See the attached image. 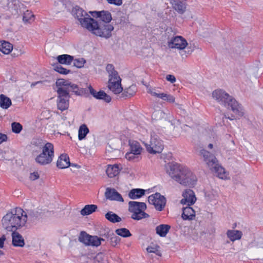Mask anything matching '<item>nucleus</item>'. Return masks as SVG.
I'll return each mask as SVG.
<instances>
[{
	"label": "nucleus",
	"instance_id": "f257e3e1",
	"mask_svg": "<svg viewBox=\"0 0 263 263\" xmlns=\"http://www.w3.org/2000/svg\"><path fill=\"white\" fill-rule=\"evenodd\" d=\"M24 210L20 208L11 209L3 216L2 224L4 229L7 231H17L26 227L27 217L23 215Z\"/></svg>",
	"mask_w": 263,
	"mask_h": 263
},
{
	"label": "nucleus",
	"instance_id": "f03ea898",
	"mask_svg": "<svg viewBox=\"0 0 263 263\" xmlns=\"http://www.w3.org/2000/svg\"><path fill=\"white\" fill-rule=\"evenodd\" d=\"M212 96L221 105L228 108H230L235 114V115H232L231 117H227L226 115H224L226 118L232 120L243 116V109L241 105L224 90L222 89L215 90L213 92Z\"/></svg>",
	"mask_w": 263,
	"mask_h": 263
},
{
	"label": "nucleus",
	"instance_id": "7ed1b4c3",
	"mask_svg": "<svg viewBox=\"0 0 263 263\" xmlns=\"http://www.w3.org/2000/svg\"><path fill=\"white\" fill-rule=\"evenodd\" d=\"M71 15L79 22L81 26L87 29L92 34H100L97 30L95 28L98 27L96 20L91 17L90 15L82 8L78 5H75L74 7L71 10L70 13Z\"/></svg>",
	"mask_w": 263,
	"mask_h": 263
},
{
	"label": "nucleus",
	"instance_id": "20e7f679",
	"mask_svg": "<svg viewBox=\"0 0 263 263\" xmlns=\"http://www.w3.org/2000/svg\"><path fill=\"white\" fill-rule=\"evenodd\" d=\"M99 18V21L96 20L98 24V27L96 28L98 30L99 32H100V34H93L105 39L109 38L111 36V32L114 29V26L109 24L112 20L111 13L108 11L102 10Z\"/></svg>",
	"mask_w": 263,
	"mask_h": 263
},
{
	"label": "nucleus",
	"instance_id": "39448f33",
	"mask_svg": "<svg viewBox=\"0 0 263 263\" xmlns=\"http://www.w3.org/2000/svg\"><path fill=\"white\" fill-rule=\"evenodd\" d=\"M146 209V204L144 202L130 201L128 202V211L132 213L133 219L139 220L148 218L149 215L144 211Z\"/></svg>",
	"mask_w": 263,
	"mask_h": 263
},
{
	"label": "nucleus",
	"instance_id": "423d86ee",
	"mask_svg": "<svg viewBox=\"0 0 263 263\" xmlns=\"http://www.w3.org/2000/svg\"><path fill=\"white\" fill-rule=\"evenodd\" d=\"M42 149V153L35 158V162L41 165L50 164L54 158L53 145L51 143L47 142Z\"/></svg>",
	"mask_w": 263,
	"mask_h": 263
},
{
	"label": "nucleus",
	"instance_id": "0eeeda50",
	"mask_svg": "<svg viewBox=\"0 0 263 263\" xmlns=\"http://www.w3.org/2000/svg\"><path fill=\"white\" fill-rule=\"evenodd\" d=\"M196 176L186 167H184L177 182L184 186L194 187L196 184Z\"/></svg>",
	"mask_w": 263,
	"mask_h": 263
},
{
	"label": "nucleus",
	"instance_id": "6e6552de",
	"mask_svg": "<svg viewBox=\"0 0 263 263\" xmlns=\"http://www.w3.org/2000/svg\"><path fill=\"white\" fill-rule=\"evenodd\" d=\"M20 6L21 3L18 0H11L8 3L6 13L0 16V19L9 20L17 17L21 13Z\"/></svg>",
	"mask_w": 263,
	"mask_h": 263
},
{
	"label": "nucleus",
	"instance_id": "1a4fd4ad",
	"mask_svg": "<svg viewBox=\"0 0 263 263\" xmlns=\"http://www.w3.org/2000/svg\"><path fill=\"white\" fill-rule=\"evenodd\" d=\"M57 105L58 109L63 111L69 107L70 96L68 92L60 88L57 90Z\"/></svg>",
	"mask_w": 263,
	"mask_h": 263
},
{
	"label": "nucleus",
	"instance_id": "9d476101",
	"mask_svg": "<svg viewBox=\"0 0 263 263\" xmlns=\"http://www.w3.org/2000/svg\"><path fill=\"white\" fill-rule=\"evenodd\" d=\"M78 240L86 246L93 247L99 246L101 243V241H104L103 238H99L97 236L90 235L85 231L81 232Z\"/></svg>",
	"mask_w": 263,
	"mask_h": 263
},
{
	"label": "nucleus",
	"instance_id": "9b49d317",
	"mask_svg": "<svg viewBox=\"0 0 263 263\" xmlns=\"http://www.w3.org/2000/svg\"><path fill=\"white\" fill-rule=\"evenodd\" d=\"M147 151L152 154L160 153L163 149L162 141L157 137H152L149 143L144 142Z\"/></svg>",
	"mask_w": 263,
	"mask_h": 263
},
{
	"label": "nucleus",
	"instance_id": "f8f14e48",
	"mask_svg": "<svg viewBox=\"0 0 263 263\" xmlns=\"http://www.w3.org/2000/svg\"><path fill=\"white\" fill-rule=\"evenodd\" d=\"M148 201L153 204L157 210L161 211L165 205L166 200L164 196L159 193H156L148 197Z\"/></svg>",
	"mask_w": 263,
	"mask_h": 263
},
{
	"label": "nucleus",
	"instance_id": "ddd939ff",
	"mask_svg": "<svg viewBox=\"0 0 263 263\" xmlns=\"http://www.w3.org/2000/svg\"><path fill=\"white\" fill-rule=\"evenodd\" d=\"M183 167L184 166L178 163H168L165 165L166 173L176 181L178 179L179 176L181 174Z\"/></svg>",
	"mask_w": 263,
	"mask_h": 263
},
{
	"label": "nucleus",
	"instance_id": "4468645a",
	"mask_svg": "<svg viewBox=\"0 0 263 263\" xmlns=\"http://www.w3.org/2000/svg\"><path fill=\"white\" fill-rule=\"evenodd\" d=\"M200 155L202 157L204 162L210 169L213 168L218 162L215 155L205 149L200 151Z\"/></svg>",
	"mask_w": 263,
	"mask_h": 263
},
{
	"label": "nucleus",
	"instance_id": "2eb2a0df",
	"mask_svg": "<svg viewBox=\"0 0 263 263\" xmlns=\"http://www.w3.org/2000/svg\"><path fill=\"white\" fill-rule=\"evenodd\" d=\"M187 45V41L181 36L173 37L168 42V46L171 48L184 49Z\"/></svg>",
	"mask_w": 263,
	"mask_h": 263
},
{
	"label": "nucleus",
	"instance_id": "dca6fc26",
	"mask_svg": "<svg viewBox=\"0 0 263 263\" xmlns=\"http://www.w3.org/2000/svg\"><path fill=\"white\" fill-rule=\"evenodd\" d=\"M183 198L180 201V203L183 204H186L191 206L194 204L196 200V198L194 192L191 189L185 190L182 193Z\"/></svg>",
	"mask_w": 263,
	"mask_h": 263
},
{
	"label": "nucleus",
	"instance_id": "f3484780",
	"mask_svg": "<svg viewBox=\"0 0 263 263\" xmlns=\"http://www.w3.org/2000/svg\"><path fill=\"white\" fill-rule=\"evenodd\" d=\"M88 89L89 93L96 99L103 100L106 103H109L111 100V97L103 90L97 92L91 85L88 87Z\"/></svg>",
	"mask_w": 263,
	"mask_h": 263
},
{
	"label": "nucleus",
	"instance_id": "a211bd4d",
	"mask_svg": "<svg viewBox=\"0 0 263 263\" xmlns=\"http://www.w3.org/2000/svg\"><path fill=\"white\" fill-rule=\"evenodd\" d=\"M105 196L106 198L109 200L121 202L124 201V199L121 195L113 188L107 187L106 189Z\"/></svg>",
	"mask_w": 263,
	"mask_h": 263
},
{
	"label": "nucleus",
	"instance_id": "6ab92c4d",
	"mask_svg": "<svg viewBox=\"0 0 263 263\" xmlns=\"http://www.w3.org/2000/svg\"><path fill=\"white\" fill-rule=\"evenodd\" d=\"M195 217V212L191 206L187 205V206L183 208V212L181 215L182 218H178L177 220V223H179L182 220H191Z\"/></svg>",
	"mask_w": 263,
	"mask_h": 263
},
{
	"label": "nucleus",
	"instance_id": "aec40b11",
	"mask_svg": "<svg viewBox=\"0 0 263 263\" xmlns=\"http://www.w3.org/2000/svg\"><path fill=\"white\" fill-rule=\"evenodd\" d=\"M173 8L179 14H183L186 10V0H170Z\"/></svg>",
	"mask_w": 263,
	"mask_h": 263
},
{
	"label": "nucleus",
	"instance_id": "412c9836",
	"mask_svg": "<svg viewBox=\"0 0 263 263\" xmlns=\"http://www.w3.org/2000/svg\"><path fill=\"white\" fill-rule=\"evenodd\" d=\"M12 243L13 246L23 247L25 245V241L23 236L16 231L11 232Z\"/></svg>",
	"mask_w": 263,
	"mask_h": 263
},
{
	"label": "nucleus",
	"instance_id": "4be33fe9",
	"mask_svg": "<svg viewBox=\"0 0 263 263\" xmlns=\"http://www.w3.org/2000/svg\"><path fill=\"white\" fill-rule=\"evenodd\" d=\"M57 166L61 169L66 168L70 166V162L68 155L66 154L61 155L57 160Z\"/></svg>",
	"mask_w": 263,
	"mask_h": 263
},
{
	"label": "nucleus",
	"instance_id": "5701e85b",
	"mask_svg": "<svg viewBox=\"0 0 263 263\" xmlns=\"http://www.w3.org/2000/svg\"><path fill=\"white\" fill-rule=\"evenodd\" d=\"M104 236L107 239V240L109 241L111 246L114 247H116L120 243L121 238L110 231L105 233Z\"/></svg>",
	"mask_w": 263,
	"mask_h": 263
},
{
	"label": "nucleus",
	"instance_id": "b1692460",
	"mask_svg": "<svg viewBox=\"0 0 263 263\" xmlns=\"http://www.w3.org/2000/svg\"><path fill=\"white\" fill-rule=\"evenodd\" d=\"M121 79L116 81H108V87L109 90L113 92L115 94H119L122 90L123 88L121 84Z\"/></svg>",
	"mask_w": 263,
	"mask_h": 263
},
{
	"label": "nucleus",
	"instance_id": "393cba45",
	"mask_svg": "<svg viewBox=\"0 0 263 263\" xmlns=\"http://www.w3.org/2000/svg\"><path fill=\"white\" fill-rule=\"evenodd\" d=\"M171 229V226L168 224H161L156 227V234L160 237H165Z\"/></svg>",
	"mask_w": 263,
	"mask_h": 263
},
{
	"label": "nucleus",
	"instance_id": "a878e982",
	"mask_svg": "<svg viewBox=\"0 0 263 263\" xmlns=\"http://www.w3.org/2000/svg\"><path fill=\"white\" fill-rule=\"evenodd\" d=\"M227 236L231 241L234 242L241 239L242 233L238 230H229L227 232Z\"/></svg>",
	"mask_w": 263,
	"mask_h": 263
},
{
	"label": "nucleus",
	"instance_id": "bb28decb",
	"mask_svg": "<svg viewBox=\"0 0 263 263\" xmlns=\"http://www.w3.org/2000/svg\"><path fill=\"white\" fill-rule=\"evenodd\" d=\"M129 145L130 146L129 152L133 153L135 155H140L141 154L142 148L138 142L129 140Z\"/></svg>",
	"mask_w": 263,
	"mask_h": 263
},
{
	"label": "nucleus",
	"instance_id": "cd10ccee",
	"mask_svg": "<svg viewBox=\"0 0 263 263\" xmlns=\"http://www.w3.org/2000/svg\"><path fill=\"white\" fill-rule=\"evenodd\" d=\"M145 190L142 189H133L128 193V197L132 199H138L145 195Z\"/></svg>",
	"mask_w": 263,
	"mask_h": 263
},
{
	"label": "nucleus",
	"instance_id": "c85d7f7f",
	"mask_svg": "<svg viewBox=\"0 0 263 263\" xmlns=\"http://www.w3.org/2000/svg\"><path fill=\"white\" fill-rule=\"evenodd\" d=\"M136 92V85H132L127 88L123 89L121 97L124 99H127L133 97Z\"/></svg>",
	"mask_w": 263,
	"mask_h": 263
},
{
	"label": "nucleus",
	"instance_id": "c756f323",
	"mask_svg": "<svg viewBox=\"0 0 263 263\" xmlns=\"http://www.w3.org/2000/svg\"><path fill=\"white\" fill-rule=\"evenodd\" d=\"M57 59L60 64L70 65L73 60V57L69 54H64L58 55Z\"/></svg>",
	"mask_w": 263,
	"mask_h": 263
},
{
	"label": "nucleus",
	"instance_id": "7c9ffc66",
	"mask_svg": "<svg viewBox=\"0 0 263 263\" xmlns=\"http://www.w3.org/2000/svg\"><path fill=\"white\" fill-rule=\"evenodd\" d=\"M212 172H215L217 177H218L220 179H226V175L224 168L220 166L218 162L214 166L213 168L210 169Z\"/></svg>",
	"mask_w": 263,
	"mask_h": 263
},
{
	"label": "nucleus",
	"instance_id": "2f4dec72",
	"mask_svg": "<svg viewBox=\"0 0 263 263\" xmlns=\"http://www.w3.org/2000/svg\"><path fill=\"white\" fill-rule=\"evenodd\" d=\"M119 167L118 164L108 165L106 170V173L109 178H113L117 176L119 173Z\"/></svg>",
	"mask_w": 263,
	"mask_h": 263
},
{
	"label": "nucleus",
	"instance_id": "473e14b6",
	"mask_svg": "<svg viewBox=\"0 0 263 263\" xmlns=\"http://www.w3.org/2000/svg\"><path fill=\"white\" fill-rule=\"evenodd\" d=\"M23 215H26L27 221L28 220L33 221L40 216V213L38 211L32 210H27L26 211H24Z\"/></svg>",
	"mask_w": 263,
	"mask_h": 263
},
{
	"label": "nucleus",
	"instance_id": "72a5a7b5",
	"mask_svg": "<svg viewBox=\"0 0 263 263\" xmlns=\"http://www.w3.org/2000/svg\"><path fill=\"white\" fill-rule=\"evenodd\" d=\"M12 105L11 99L4 94L0 95V106L4 109H8Z\"/></svg>",
	"mask_w": 263,
	"mask_h": 263
},
{
	"label": "nucleus",
	"instance_id": "f704fd0d",
	"mask_svg": "<svg viewBox=\"0 0 263 263\" xmlns=\"http://www.w3.org/2000/svg\"><path fill=\"white\" fill-rule=\"evenodd\" d=\"M97 205L95 204H87L81 210V214L83 216L88 215L96 211L97 209Z\"/></svg>",
	"mask_w": 263,
	"mask_h": 263
},
{
	"label": "nucleus",
	"instance_id": "c9c22d12",
	"mask_svg": "<svg viewBox=\"0 0 263 263\" xmlns=\"http://www.w3.org/2000/svg\"><path fill=\"white\" fill-rule=\"evenodd\" d=\"M11 44L6 41L0 42V51L5 54H9L12 50Z\"/></svg>",
	"mask_w": 263,
	"mask_h": 263
},
{
	"label": "nucleus",
	"instance_id": "e433bc0d",
	"mask_svg": "<svg viewBox=\"0 0 263 263\" xmlns=\"http://www.w3.org/2000/svg\"><path fill=\"white\" fill-rule=\"evenodd\" d=\"M105 218L112 223L119 222L121 221V218L117 214L109 211L105 215Z\"/></svg>",
	"mask_w": 263,
	"mask_h": 263
},
{
	"label": "nucleus",
	"instance_id": "4c0bfd02",
	"mask_svg": "<svg viewBox=\"0 0 263 263\" xmlns=\"http://www.w3.org/2000/svg\"><path fill=\"white\" fill-rule=\"evenodd\" d=\"M89 133V129L85 124L80 126L78 132V138L80 140L84 139Z\"/></svg>",
	"mask_w": 263,
	"mask_h": 263
},
{
	"label": "nucleus",
	"instance_id": "58836bf2",
	"mask_svg": "<svg viewBox=\"0 0 263 263\" xmlns=\"http://www.w3.org/2000/svg\"><path fill=\"white\" fill-rule=\"evenodd\" d=\"M55 84L57 87V89L61 88L67 91L66 89L67 87H68V85H69V81L63 79H59L57 80Z\"/></svg>",
	"mask_w": 263,
	"mask_h": 263
},
{
	"label": "nucleus",
	"instance_id": "ea45409f",
	"mask_svg": "<svg viewBox=\"0 0 263 263\" xmlns=\"http://www.w3.org/2000/svg\"><path fill=\"white\" fill-rule=\"evenodd\" d=\"M34 16L32 12L27 10L24 13L23 21L25 23H31L34 21Z\"/></svg>",
	"mask_w": 263,
	"mask_h": 263
},
{
	"label": "nucleus",
	"instance_id": "a19ab883",
	"mask_svg": "<svg viewBox=\"0 0 263 263\" xmlns=\"http://www.w3.org/2000/svg\"><path fill=\"white\" fill-rule=\"evenodd\" d=\"M115 232L117 235L124 238L132 236L131 233L126 228H120L116 229Z\"/></svg>",
	"mask_w": 263,
	"mask_h": 263
},
{
	"label": "nucleus",
	"instance_id": "79ce46f5",
	"mask_svg": "<svg viewBox=\"0 0 263 263\" xmlns=\"http://www.w3.org/2000/svg\"><path fill=\"white\" fill-rule=\"evenodd\" d=\"M67 92L69 93L70 91L73 92L77 95H80L81 93V91H79V87L77 85L72 84L69 81V85L67 87Z\"/></svg>",
	"mask_w": 263,
	"mask_h": 263
},
{
	"label": "nucleus",
	"instance_id": "37998d69",
	"mask_svg": "<svg viewBox=\"0 0 263 263\" xmlns=\"http://www.w3.org/2000/svg\"><path fill=\"white\" fill-rule=\"evenodd\" d=\"M53 68L55 71L61 74H66L70 72V70L64 68L59 64L54 65Z\"/></svg>",
	"mask_w": 263,
	"mask_h": 263
},
{
	"label": "nucleus",
	"instance_id": "c03bdc74",
	"mask_svg": "<svg viewBox=\"0 0 263 263\" xmlns=\"http://www.w3.org/2000/svg\"><path fill=\"white\" fill-rule=\"evenodd\" d=\"M64 7L65 9H66L67 11L71 13V10L74 7L73 4L71 0H63L61 2Z\"/></svg>",
	"mask_w": 263,
	"mask_h": 263
},
{
	"label": "nucleus",
	"instance_id": "a18cd8bd",
	"mask_svg": "<svg viewBox=\"0 0 263 263\" xmlns=\"http://www.w3.org/2000/svg\"><path fill=\"white\" fill-rule=\"evenodd\" d=\"M31 143L32 145L37 147L40 149H43V147L45 144V143L43 142V140L40 138L33 139Z\"/></svg>",
	"mask_w": 263,
	"mask_h": 263
},
{
	"label": "nucleus",
	"instance_id": "49530a36",
	"mask_svg": "<svg viewBox=\"0 0 263 263\" xmlns=\"http://www.w3.org/2000/svg\"><path fill=\"white\" fill-rule=\"evenodd\" d=\"M12 131L15 134H19L23 129L22 125L18 122H14L11 124Z\"/></svg>",
	"mask_w": 263,
	"mask_h": 263
},
{
	"label": "nucleus",
	"instance_id": "de8ad7c7",
	"mask_svg": "<svg viewBox=\"0 0 263 263\" xmlns=\"http://www.w3.org/2000/svg\"><path fill=\"white\" fill-rule=\"evenodd\" d=\"M73 66L79 68L83 67L84 66V64L86 62V61L83 58H79L76 59H73Z\"/></svg>",
	"mask_w": 263,
	"mask_h": 263
},
{
	"label": "nucleus",
	"instance_id": "09e8293b",
	"mask_svg": "<svg viewBox=\"0 0 263 263\" xmlns=\"http://www.w3.org/2000/svg\"><path fill=\"white\" fill-rule=\"evenodd\" d=\"M90 259L93 263H102L104 260V255L102 253H98Z\"/></svg>",
	"mask_w": 263,
	"mask_h": 263
},
{
	"label": "nucleus",
	"instance_id": "8fccbe9b",
	"mask_svg": "<svg viewBox=\"0 0 263 263\" xmlns=\"http://www.w3.org/2000/svg\"><path fill=\"white\" fill-rule=\"evenodd\" d=\"M159 247L157 246L156 247H148L146 249L147 251L149 253H154L157 255L161 256V252L159 250Z\"/></svg>",
	"mask_w": 263,
	"mask_h": 263
},
{
	"label": "nucleus",
	"instance_id": "3c124183",
	"mask_svg": "<svg viewBox=\"0 0 263 263\" xmlns=\"http://www.w3.org/2000/svg\"><path fill=\"white\" fill-rule=\"evenodd\" d=\"M50 82V81H48L47 80H44V81H40L37 82H34L31 83V87H34L36 85H40L41 87L44 86H49Z\"/></svg>",
	"mask_w": 263,
	"mask_h": 263
},
{
	"label": "nucleus",
	"instance_id": "603ef678",
	"mask_svg": "<svg viewBox=\"0 0 263 263\" xmlns=\"http://www.w3.org/2000/svg\"><path fill=\"white\" fill-rule=\"evenodd\" d=\"M139 155H135L133 153L128 152L125 155V158L130 161L134 162L138 161Z\"/></svg>",
	"mask_w": 263,
	"mask_h": 263
},
{
	"label": "nucleus",
	"instance_id": "864d4df0",
	"mask_svg": "<svg viewBox=\"0 0 263 263\" xmlns=\"http://www.w3.org/2000/svg\"><path fill=\"white\" fill-rule=\"evenodd\" d=\"M120 79H121L119 77L118 73L116 70H115L114 72H113L112 73H110V74H109L108 81H110V82L116 81L117 80H119Z\"/></svg>",
	"mask_w": 263,
	"mask_h": 263
},
{
	"label": "nucleus",
	"instance_id": "5fc2aeb1",
	"mask_svg": "<svg viewBox=\"0 0 263 263\" xmlns=\"http://www.w3.org/2000/svg\"><path fill=\"white\" fill-rule=\"evenodd\" d=\"M106 70L108 73V74L112 73L115 71L114 66L111 64H108L106 66Z\"/></svg>",
	"mask_w": 263,
	"mask_h": 263
},
{
	"label": "nucleus",
	"instance_id": "6e6d98bb",
	"mask_svg": "<svg viewBox=\"0 0 263 263\" xmlns=\"http://www.w3.org/2000/svg\"><path fill=\"white\" fill-rule=\"evenodd\" d=\"M108 3L114 4L116 6H121L122 4V0H106Z\"/></svg>",
	"mask_w": 263,
	"mask_h": 263
},
{
	"label": "nucleus",
	"instance_id": "4d7b16f0",
	"mask_svg": "<svg viewBox=\"0 0 263 263\" xmlns=\"http://www.w3.org/2000/svg\"><path fill=\"white\" fill-rule=\"evenodd\" d=\"M164 101H166L170 103H174L175 102V98L171 95L166 94L165 96Z\"/></svg>",
	"mask_w": 263,
	"mask_h": 263
},
{
	"label": "nucleus",
	"instance_id": "13d9d810",
	"mask_svg": "<svg viewBox=\"0 0 263 263\" xmlns=\"http://www.w3.org/2000/svg\"><path fill=\"white\" fill-rule=\"evenodd\" d=\"M166 80L167 81L170 82L171 83H174L176 81L175 77L172 74H167L166 76Z\"/></svg>",
	"mask_w": 263,
	"mask_h": 263
},
{
	"label": "nucleus",
	"instance_id": "bf43d9fd",
	"mask_svg": "<svg viewBox=\"0 0 263 263\" xmlns=\"http://www.w3.org/2000/svg\"><path fill=\"white\" fill-rule=\"evenodd\" d=\"M39 178V175L37 172H33L30 174L29 178L31 180H35Z\"/></svg>",
	"mask_w": 263,
	"mask_h": 263
},
{
	"label": "nucleus",
	"instance_id": "052dcab7",
	"mask_svg": "<svg viewBox=\"0 0 263 263\" xmlns=\"http://www.w3.org/2000/svg\"><path fill=\"white\" fill-rule=\"evenodd\" d=\"M8 140V136L7 135L0 133V144L4 142L7 141Z\"/></svg>",
	"mask_w": 263,
	"mask_h": 263
},
{
	"label": "nucleus",
	"instance_id": "680f3d73",
	"mask_svg": "<svg viewBox=\"0 0 263 263\" xmlns=\"http://www.w3.org/2000/svg\"><path fill=\"white\" fill-rule=\"evenodd\" d=\"M101 13V11H89V13H90L93 17L98 18H99V16H100Z\"/></svg>",
	"mask_w": 263,
	"mask_h": 263
},
{
	"label": "nucleus",
	"instance_id": "e2e57ef3",
	"mask_svg": "<svg viewBox=\"0 0 263 263\" xmlns=\"http://www.w3.org/2000/svg\"><path fill=\"white\" fill-rule=\"evenodd\" d=\"M6 240L5 235H3L0 238V248H2L4 247V241Z\"/></svg>",
	"mask_w": 263,
	"mask_h": 263
},
{
	"label": "nucleus",
	"instance_id": "0e129e2a",
	"mask_svg": "<svg viewBox=\"0 0 263 263\" xmlns=\"http://www.w3.org/2000/svg\"><path fill=\"white\" fill-rule=\"evenodd\" d=\"M166 95V93H159V95H158V98H161V99L164 100Z\"/></svg>",
	"mask_w": 263,
	"mask_h": 263
},
{
	"label": "nucleus",
	"instance_id": "69168bd1",
	"mask_svg": "<svg viewBox=\"0 0 263 263\" xmlns=\"http://www.w3.org/2000/svg\"><path fill=\"white\" fill-rule=\"evenodd\" d=\"M151 93L152 96H155V97H158V95H159V93L156 92H154V91H151Z\"/></svg>",
	"mask_w": 263,
	"mask_h": 263
},
{
	"label": "nucleus",
	"instance_id": "338daca9",
	"mask_svg": "<svg viewBox=\"0 0 263 263\" xmlns=\"http://www.w3.org/2000/svg\"><path fill=\"white\" fill-rule=\"evenodd\" d=\"M208 148L212 149L213 147V145L212 144L210 143L208 145Z\"/></svg>",
	"mask_w": 263,
	"mask_h": 263
},
{
	"label": "nucleus",
	"instance_id": "774afa93",
	"mask_svg": "<svg viewBox=\"0 0 263 263\" xmlns=\"http://www.w3.org/2000/svg\"><path fill=\"white\" fill-rule=\"evenodd\" d=\"M70 165L71 166H74L75 167H79V166H78V165L76 164H70Z\"/></svg>",
	"mask_w": 263,
	"mask_h": 263
}]
</instances>
